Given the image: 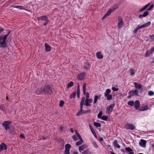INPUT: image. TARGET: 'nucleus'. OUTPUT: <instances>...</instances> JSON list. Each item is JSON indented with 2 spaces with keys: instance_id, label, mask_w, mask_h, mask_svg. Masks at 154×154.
Listing matches in <instances>:
<instances>
[{
  "instance_id": "a211bd4d",
  "label": "nucleus",
  "mask_w": 154,
  "mask_h": 154,
  "mask_svg": "<svg viewBox=\"0 0 154 154\" xmlns=\"http://www.w3.org/2000/svg\"><path fill=\"white\" fill-rule=\"evenodd\" d=\"M48 19V17L46 16H42L40 17H37V19L38 21L42 20H44L45 21Z\"/></svg>"
},
{
  "instance_id": "09e8293b",
  "label": "nucleus",
  "mask_w": 154,
  "mask_h": 154,
  "mask_svg": "<svg viewBox=\"0 0 154 154\" xmlns=\"http://www.w3.org/2000/svg\"><path fill=\"white\" fill-rule=\"evenodd\" d=\"M102 111L100 112L97 115L98 118L99 119H100L101 118V117L102 116Z\"/></svg>"
},
{
  "instance_id": "e433bc0d",
  "label": "nucleus",
  "mask_w": 154,
  "mask_h": 154,
  "mask_svg": "<svg viewBox=\"0 0 154 154\" xmlns=\"http://www.w3.org/2000/svg\"><path fill=\"white\" fill-rule=\"evenodd\" d=\"M107 97V100H111L112 99V96L111 94H109L107 96H105Z\"/></svg>"
},
{
  "instance_id": "4468645a",
  "label": "nucleus",
  "mask_w": 154,
  "mask_h": 154,
  "mask_svg": "<svg viewBox=\"0 0 154 154\" xmlns=\"http://www.w3.org/2000/svg\"><path fill=\"white\" fill-rule=\"evenodd\" d=\"M85 72H82L78 75V79L79 80H82L83 78L85 77Z\"/></svg>"
},
{
  "instance_id": "bb28decb",
  "label": "nucleus",
  "mask_w": 154,
  "mask_h": 154,
  "mask_svg": "<svg viewBox=\"0 0 154 154\" xmlns=\"http://www.w3.org/2000/svg\"><path fill=\"white\" fill-rule=\"evenodd\" d=\"M149 4H150V3H149L148 4H147L143 8L141 9L139 11V12L142 11L144 10H145L149 6Z\"/></svg>"
},
{
  "instance_id": "9d476101",
  "label": "nucleus",
  "mask_w": 154,
  "mask_h": 154,
  "mask_svg": "<svg viewBox=\"0 0 154 154\" xmlns=\"http://www.w3.org/2000/svg\"><path fill=\"white\" fill-rule=\"evenodd\" d=\"M115 10V8H113L108 10L106 14L103 17V19H104L109 15L111 14V13L112 12H113Z\"/></svg>"
},
{
  "instance_id": "393cba45",
  "label": "nucleus",
  "mask_w": 154,
  "mask_h": 154,
  "mask_svg": "<svg viewBox=\"0 0 154 154\" xmlns=\"http://www.w3.org/2000/svg\"><path fill=\"white\" fill-rule=\"evenodd\" d=\"M113 144L116 147H117L118 148H120V146L118 143V142L116 140H115L113 143Z\"/></svg>"
},
{
  "instance_id": "412c9836",
  "label": "nucleus",
  "mask_w": 154,
  "mask_h": 154,
  "mask_svg": "<svg viewBox=\"0 0 154 154\" xmlns=\"http://www.w3.org/2000/svg\"><path fill=\"white\" fill-rule=\"evenodd\" d=\"M149 14V12L148 11H146L144 12L143 15H139V17L140 18H142L143 17H146Z\"/></svg>"
},
{
  "instance_id": "f8f14e48",
  "label": "nucleus",
  "mask_w": 154,
  "mask_h": 154,
  "mask_svg": "<svg viewBox=\"0 0 154 154\" xmlns=\"http://www.w3.org/2000/svg\"><path fill=\"white\" fill-rule=\"evenodd\" d=\"M7 149V146L4 143H2L1 145H0V151H2L3 150H6Z\"/></svg>"
},
{
  "instance_id": "9b49d317",
  "label": "nucleus",
  "mask_w": 154,
  "mask_h": 154,
  "mask_svg": "<svg viewBox=\"0 0 154 154\" xmlns=\"http://www.w3.org/2000/svg\"><path fill=\"white\" fill-rule=\"evenodd\" d=\"M85 100V103H84V105L87 106H90V103L92 102V100L91 99H86Z\"/></svg>"
},
{
  "instance_id": "58836bf2",
  "label": "nucleus",
  "mask_w": 154,
  "mask_h": 154,
  "mask_svg": "<svg viewBox=\"0 0 154 154\" xmlns=\"http://www.w3.org/2000/svg\"><path fill=\"white\" fill-rule=\"evenodd\" d=\"M127 152H130L132 151V150L129 147H127L125 149Z\"/></svg>"
},
{
  "instance_id": "b1692460",
  "label": "nucleus",
  "mask_w": 154,
  "mask_h": 154,
  "mask_svg": "<svg viewBox=\"0 0 154 154\" xmlns=\"http://www.w3.org/2000/svg\"><path fill=\"white\" fill-rule=\"evenodd\" d=\"M96 56L97 58L99 59H101L103 57V56L101 54V53L100 52H98L97 53Z\"/></svg>"
},
{
  "instance_id": "423d86ee",
  "label": "nucleus",
  "mask_w": 154,
  "mask_h": 154,
  "mask_svg": "<svg viewBox=\"0 0 154 154\" xmlns=\"http://www.w3.org/2000/svg\"><path fill=\"white\" fill-rule=\"evenodd\" d=\"M115 106V104L114 103H112L106 109V113L109 114H110L112 111V109Z\"/></svg>"
},
{
  "instance_id": "6ab92c4d",
  "label": "nucleus",
  "mask_w": 154,
  "mask_h": 154,
  "mask_svg": "<svg viewBox=\"0 0 154 154\" xmlns=\"http://www.w3.org/2000/svg\"><path fill=\"white\" fill-rule=\"evenodd\" d=\"M85 101V97H83L82 98V100L80 102V110H82V108L83 107V105L84 104V101Z\"/></svg>"
},
{
  "instance_id": "a878e982",
  "label": "nucleus",
  "mask_w": 154,
  "mask_h": 154,
  "mask_svg": "<svg viewBox=\"0 0 154 154\" xmlns=\"http://www.w3.org/2000/svg\"><path fill=\"white\" fill-rule=\"evenodd\" d=\"M111 92V90L109 89H108L106 90L105 92L104 93V96H107Z\"/></svg>"
},
{
  "instance_id": "680f3d73",
  "label": "nucleus",
  "mask_w": 154,
  "mask_h": 154,
  "mask_svg": "<svg viewBox=\"0 0 154 154\" xmlns=\"http://www.w3.org/2000/svg\"><path fill=\"white\" fill-rule=\"evenodd\" d=\"M20 138H25V136L22 134H21L20 135Z\"/></svg>"
},
{
  "instance_id": "c85d7f7f",
  "label": "nucleus",
  "mask_w": 154,
  "mask_h": 154,
  "mask_svg": "<svg viewBox=\"0 0 154 154\" xmlns=\"http://www.w3.org/2000/svg\"><path fill=\"white\" fill-rule=\"evenodd\" d=\"M80 140L79 141L77 142L76 143V145L78 146H79L80 145H81L82 144V143L83 142V140L82 139H79Z\"/></svg>"
},
{
  "instance_id": "864d4df0",
  "label": "nucleus",
  "mask_w": 154,
  "mask_h": 154,
  "mask_svg": "<svg viewBox=\"0 0 154 154\" xmlns=\"http://www.w3.org/2000/svg\"><path fill=\"white\" fill-rule=\"evenodd\" d=\"M93 144L94 145V146L96 148H97L98 147V146L97 145L96 143L95 142H93Z\"/></svg>"
},
{
  "instance_id": "2eb2a0df",
  "label": "nucleus",
  "mask_w": 154,
  "mask_h": 154,
  "mask_svg": "<svg viewBox=\"0 0 154 154\" xmlns=\"http://www.w3.org/2000/svg\"><path fill=\"white\" fill-rule=\"evenodd\" d=\"M134 103V107L136 109H137L140 106V102L138 100H136L135 101Z\"/></svg>"
},
{
  "instance_id": "49530a36",
  "label": "nucleus",
  "mask_w": 154,
  "mask_h": 154,
  "mask_svg": "<svg viewBox=\"0 0 154 154\" xmlns=\"http://www.w3.org/2000/svg\"><path fill=\"white\" fill-rule=\"evenodd\" d=\"M148 95L150 96H152L154 95V93L152 91H149L148 92Z\"/></svg>"
},
{
  "instance_id": "72a5a7b5",
  "label": "nucleus",
  "mask_w": 154,
  "mask_h": 154,
  "mask_svg": "<svg viewBox=\"0 0 154 154\" xmlns=\"http://www.w3.org/2000/svg\"><path fill=\"white\" fill-rule=\"evenodd\" d=\"M94 125L95 126L97 127H100L101 126V125L99 123L94 122Z\"/></svg>"
},
{
  "instance_id": "aec40b11",
  "label": "nucleus",
  "mask_w": 154,
  "mask_h": 154,
  "mask_svg": "<svg viewBox=\"0 0 154 154\" xmlns=\"http://www.w3.org/2000/svg\"><path fill=\"white\" fill-rule=\"evenodd\" d=\"M45 50L46 52H49L51 50V47L47 43H45Z\"/></svg>"
},
{
  "instance_id": "4d7b16f0",
  "label": "nucleus",
  "mask_w": 154,
  "mask_h": 154,
  "mask_svg": "<svg viewBox=\"0 0 154 154\" xmlns=\"http://www.w3.org/2000/svg\"><path fill=\"white\" fill-rule=\"evenodd\" d=\"M149 37L152 39V41L154 40V35H150Z\"/></svg>"
},
{
  "instance_id": "603ef678",
  "label": "nucleus",
  "mask_w": 154,
  "mask_h": 154,
  "mask_svg": "<svg viewBox=\"0 0 154 154\" xmlns=\"http://www.w3.org/2000/svg\"><path fill=\"white\" fill-rule=\"evenodd\" d=\"M64 154H69V150L65 149L64 152Z\"/></svg>"
},
{
  "instance_id": "ddd939ff",
  "label": "nucleus",
  "mask_w": 154,
  "mask_h": 154,
  "mask_svg": "<svg viewBox=\"0 0 154 154\" xmlns=\"http://www.w3.org/2000/svg\"><path fill=\"white\" fill-rule=\"evenodd\" d=\"M138 92L137 90H135L134 91H131L129 92V94H131V95L136 96L138 95Z\"/></svg>"
},
{
  "instance_id": "338daca9",
  "label": "nucleus",
  "mask_w": 154,
  "mask_h": 154,
  "mask_svg": "<svg viewBox=\"0 0 154 154\" xmlns=\"http://www.w3.org/2000/svg\"><path fill=\"white\" fill-rule=\"evenodd\" d=\"M93 135H94V136L96 138H97V135H96V133L95 132L93 133Z\"/></svg>"
},
{
  "instance_id": "4c0bfd02",
  "label": "nucleus",
  "mask_w": 154,
  "mask_h": 154,
  "mask_svg": "<svg viewBox=\"0 0 154 154\" xmlns=\"http://www.w3.org/2000/svg\"><path fill=\"white\" fill-rule=\"evenodd\" d=\"M128 104L129 106H133L134 105V102L133 101H128Z\"/></svg>"
},
{
  "instance_id": "c9c22d12",
  "label": "nucleus",
  "mask_w": 154,
  "mask_h": 154,
  "mask_svg": "<svg viewBox=\"0 0 154 154\" xmlns=\"http://www.w3.org/2000/svg\"><path fill=\"white\" fill-rule=\"evenodd\" d=\"M76 94V92H75L72 93L70 95V98H72L75 97Z\"/></svg>"
},
{
  "instance_id": "37998d69",
  "label": "nucleus",
  "mask_w": 154,
  "mask_h": 154,
  "mask_svg": "<svg viewBox=\"0 0 154 154\" xmlns=\"http://www.w3.org/2000/svg\"><path fill=\"white\" fill-rule=\"evenodd\" d=\"M82 114V110H80L76 114V115L79 116Z\"/></svg>"
},
{
  "instance_id": "2f4dec72",
  "label": "nucleus",
  "mask_w": 154,
  "mask_h": 154,
  "mask_svg": "<svg viewBox=\"0 0 154 154\" xmlns=\"http://www.w3.org/2000/svg\"><path fill=\"white\" fill-rule=\"evenodd\" d=\"M130 75L132 76H133L134 74V70L133 69H131L130 71Z\"/></svg>"
},
{
  "instance_id": "f704fd0d",
  "label": "nucleus",
  "mask_w": 154,
  "mask_h": 154,
  "mask_svg": "<svg viewBox=\"0 0 154 154\" xmlns=\"http://www.w3.org/2000/svg\"><path fill=\"white\" fill-rule=\"evenodd\" d=\"M98 98V96L95 95L94 96V104H95L97 102Z\"/></svg>"
},
{
  "instance_id": "473e14b6",
  "label": "nucleus",
  "mask_w": 154,
  "mask_h": 154,
  "mask_svg": "<svg viewBox=\"0 0 154 154\" xmlns=\"http://www.w3.org/2000/svg\"><path fill=\"white\" fill-rule=\"evenodd\" d=\"M74 83L72 82H69L67 86V88H69L72 87Z\"/></svg>"
},
{
  "instance_id": "c03bdc74",
  "label": "nucleus",
  "mask_w": 154,
  "mask_h": 154,
  "mask_svg": "<svg viewBox=\"0 0 154 154\" xmlns=\"http://www.w3.org/2000/svg\"><path fill=\"white\" fill-rule=\"evenodd\" d=\"M101 118L103 120H106L107 119V117L106 116H103Z\"/></svg>"
},
{
  "instance_id": "bf43d9fd",
  "label": "nucleus",
  "mask_w": 154,
  "mask_h": 154,
  "mask_svg": "<svg viewBox=\"0 0 154 154\" xmlns=\"http://www.w3.org/2000/svg\"><path fill=\"white\" fill-rule=\"evenodd\" d=\"M150 51L152 53L154 51V46L150 50Z\"/></svg>"
},
{
  "instance_id": "ea45409f",
  "label": "nucleus",
  "mask_w": 154,
  "mask_h": 154,
  "mask_svg": "<svg viewBox=\"0 0 154 154\" xmlns=\"http://www.w3.org/2000/svg\"><path fill=\"white\" fill-rule=\"evenodd\" d=\"M75 132H76L75 134H76V135H77V136L79 138V139H82V138L81 136L79 134V133L76 131H75Z\"/></svg>"
},
{
  "instance_id": "8fccbe9b",
  "label": "nucleus",
  "mask_w": 154,
  "mask_h": 154,
  "mask_svg": "<svg viewBox=\"0 0 154 154\" xmlns=\"http://www.w3.org/2000/svg\"><path fill=\"white\" fill-rule=\"evenodd\" d=\"M82 153V154H88L89 153V150L88 149H86Z\"/></svg>"
},
{
  "instance_id": "cd10ccee",
  "label": "nucleus",
  "mask_w": 154,
  "mask_h": 154,
  "mask_svg": "<svg viewBox=\"0 0 154 154\" xmlns=\"http://www.w3.org/2000/svg\"><path fill=\"white\" fill-rule=\"evenodd\" d=\"M71 147V146L69 144H66L65 145V148L66 149L69 150Z\"/></svg>"
},
{
  "instance_id": "79ce46f5",
  "label": "nucleus",
  "mask_w": 154,
  "mask_h": 154,
  "mask_svg": "<svg viewBox=\"0 0 154 154\" xmlns=\"http://www.w3.org/2000/svg\"><path fill=\"white\" fill-rule=\"evenodd\" d=\"M89 126L91 130V132H92V134L95 132V131L94 129L91 126L90 124L89 125Z\"/></svg>"
},
{
  "instance_id": "a19ab883",
  "label": "nucleus",
  "mask_w": 154,
  "mask_h": 154,
  "mask_svg": "<svg viewBox=\"0 0 154 154\" xmlns=\"http://www.w3.org/2000/svg\"><path fill=\"white\" fill-rule=\"evenodd\" d=\"M64 102L63 100H61L59 103V106L60 107H62L63 106L64 104Z\"/></svg>"
},
{
  "instance_id": "774afa93",
  "label": "nucleus",
  "mask_w": 154,
  "mask_h": 154,
  "mask_svg": "<svg viewBox=\"0 0 154 154\" xmlns=\"http://www.w3.org/2000/svg\"><path fill=\"white\" fill-rule=\"evenodd\" d=\"M70 131L72 132V133H73V128H70Z\"/></svg>"
},
{
  "instance_id": "5fc2aeb1",
  "label": "nucleus",
  "mask_w": 154,
  "mask_h": 154,
  "mask_svg": "<svg viewBox=\"0 0 154 154\" xmlns=\"http://www.w3.org/2000/svg\"><path fill=\"white\" fill-rule=\"evenodd\" d=\"M154 5H151L150 7L147 9V11H149L152 9L153 8V7Z\"/></svg>"
},
{
  "instance_id": "0eeeda50",
  "label": "nucleus",
  "mask_w": 154,
  "mask_h": 154,
  "mask_svg": "<svg viewBox=\"0 0 154 154\" xmlns=\"http://www.w3.org/2000/svg\"><path fill=\"white\" fill-rule=\"evenodd\" d=\"M86 85L85 83H84L83 86V94L85 95L86 94V99H88L89 98V94L88 92H86Z\"/></svg>"
},
{
  "instance_id": "39448f33",
  "label": "nucleus",
  "mask_w": 154,
  "mask_h": 154,
  "mask_svg": "<svg viewBox=\"0 0 154 154\" xmlns=\"http://www.w3.org/2000/svg\"><path fill=\"white\" fill-rule=\"evenodd\" d=\"M119 22L118 23V26L119 29H120L123 26L124 23L123 19L121 17L119 16L118 18Z\"/></svg>"
},
{
  "instance_id": "6e6d98bb",
  "label": "nucleus",
  "mask_w": 154,
  "mask_h": 154,
  "mask_svg": "<svg viewBox=\"0 0 154 154\" xmlns=\"http://www.w3.org/2000/svg\"><path fill=\"white\" fill-rule=\"evenodd\" d=\"M72 137L74 140H78V138L75 135H73Z\"/></svg>"
},
{
  "instance_id": "4be33fe9",
  "label": "nucleus",
  "mask_w": 154,
  "mask_h": 154,
  "mask_svg": "<svg viewBox=\"0 0 154 154\" xmlns=\"http://www.w3.org/2000/svg\"><path fill=\"white\" fill-rule=\"evenodd\" d=\"M134 84L135 87L136 88L140 89L141 88L142 85L140 84L137 83L136 82H134Z\"/></svg>"
},
{
  "instance_id": "a18cd8bd",
  "label": "nucleus",
  "mask_w": 154,
  "mask_h": 154,
  "mask_svg": "<svg viewBox=\"0 0 154 154\" xmlns=\"http://www.w3.org/2000/svg\"><path fill=\"white\" fill-rule=\"evenodd\" d=\"M152 53H151V52L149 51H147L146 53V57H148L149 55H150Z\"/></svg>"
},
{
  "instance_id": "1a4fd4ad",
  "label": "nucleus",
  "mask_w": 154,
  "mask_h": 154,
  "mask_svg": "<svg viewBox=\"0 0 154 154\" xmlns=\"http://www.w3.org/2000/svg\"><path fill=\"white\" fill-rule=\"evenodd\" d=\"M44 90V87L42 88H39L37 89L36 91V92L38 94H39L41 93L45 94Z\"/></svg>"
},
{
  "instance_id": "f03ea898",
  "label": "nucleus",
  "mask_w": 154,
  "mask_h": 154,
  "mask_svg": "<svg viewBox=\"0 0 154 154\" xmlns=\"http://www.w3.org/2000/svg\"><path fill=\"white\" fill-rule=\"evenodd\" d=\"M12 122L10 121H5L2 124L3 126L5 128V130L9 129L10 128L9 125L11 124Z\"/></svg>"
},
{
  "instance_id": "7ed1b4c3",
  "label": "nucleus",
  "mask_w": 154,
  "mask_h": 154,
  "mask_svg": "<svg viewBox=\"0 0 154 154\" xmlns=\"http://www.w3.org/2000/svg\"><path fill=\"white\" fill-rule=\"evenodd\" d=\"M44 88L45 94L47 93L50 94H51L52 93V88L50 85H46L44 87Z\"/></svg>"
},
{
  "instance_id": "6e6552de",
  "label": "nucleus",
  "mask_w": 154,
  "mask_h": 154,
  "mask_svg": "<svg viewBox=\"0 0 154 154\" xmlns=\"http://www.w3.org/2000/svg\"><path fill=\"white\" fill-rule=\"evenodd\" d=\"M151 23L150 22H149L146 23H145L142 25L139 26H137V27L138 29H140L142 28H144L146 27L149 26H150V25Z\"/></svg>"
},
{
  "instance_id": "13d9d810",
  "label": "nucleus",
  "mask_w": 154,
  "mask_h": 154,
  "mask_svg": "<svg viewBox=\"0 0 154 154\" xmlns=\"http://www.w3.org/2000/svg\"><path fill=\"white\" fill-rule=\"evenodd\" d=\"M77 93H80V89L79 85H78L77 88Z\"/></svg>"
},
{
  "instance_id": "3c124183",
  "label": "nucleus",
  "mask_w": 154,
  "mask_h": 154,
  "mask_svg": "<svg viewBox=\"0 0 154 154\" xmlns=\"http://www.w3.org/2000/svg\"><path fill=\"white\" fill-rule=\"evenodd\" d=\"M49 23V20H48V19L45 20V22L44 24V26H46Z\"/></svg>"
},
{
  "instance_id": "052dcab7",
  "label": "nucleus",
  "mask_w": 154,
  "mask_h": 154,
  "mask_svg": "<svg viewBox=\"0 0 154 154\" xmlns=\"http://www.w3.org/2000/svg\"><path fill=\"white\" fill-rule=\"evenodd\" d=\"M138 28H137V27L135 29V30H134V33H136L137 32V31L138 30Z\"/></svg>"
},
{
  "instance_id": "20e7f679",
  "label": "nucleus",
  "mask_w": 154,
  "mask_h": 154,
  "mask_svg": "<svg viewBox=\"0 0 154 154\" xmlns=\"http://www.w3.org/2000/svg\"><path fill=\"white\" fill-rule=\"evenodd\" d=\"M125 128L127 129L133 130L135 129V127L132 124L127 123L125 125Z\"/></svg>"
},
{
  "instance_id": "e2e57ef3",
  "label": "nucleus",
  "mask_w": 154,
  "mask_h": 154,
  "mask_svg": "<svg viewBox=\"0 0 154 154\" xmlns=\"http://www.w3.org/2000/svg\"><path fill=\"white\" fill-rule=\"evenodd\" d=\"M103 140V139L102 137H100L99 139V141L100 142H101Z\"/></svg>"
},
{
  "instance_id": "de8ad7c7",
  "label": "nucleus",
  "mask_w": 154,
  "mask_h": 154,
  "mask_svg": "<svg viewBox=\"0 0 154 154\" xmlns=\"http://www.w3.org/2000/svg\"><path fill=\"white\" fill-rule=\"evenodd\" d=\"M112 90L114 91H118L119 89L118 88L115 87H113L112 88Z\"/></svg>"
},
{
  "instance_id": "7c9ffc66",
  "label": "nucleus",
  "mask_w": 154,
  "mask_h": 154,
  "mask_svg": "<svg viewBox=\"0 0 154 154\" xmlns=\"http://www.w3.org/2000/svg\"><path fill=\"white\" fill-rule=\"evenodd\" d=\"M0 109L3 111H6V109L4 105H0Z\"/></svg>"
},
{
  "instance_id": "f3484780",
  "label": "nucleus",
  "mask_w": 154,
  "mask_h": 154,
  "mask_svg": "<svg viewBox=\"0 0 154 154\" xmlns=\"http://www.w3.org/2000/svg\"><path fill=\"white\" fill-rule=\"evenodd\" d=\"M87 147L88 146L86 144H83L82 145L79 147V151L81 152L82 150H83L87 148Z\"/></svg>"
},
{
  "instance_id": "5701e85b",
  "label": "nucleus",
  "mask_w": 154,
  "mask_h": 154,
  "mask_svg": "<svg viewBox=\"0 0 154 154\" xmlns=\"http://www.w3.org/2000/svg\"><path fill=\"white\" fill-rule=\"evenodd\" d=\"M148 109V107L147 106H142L139 109V110L140 111H143Z\"/></svg>"
},
{
  "instance_id": "dca6fc26",
  "label": "nucleus",
  "mask_w": 154,
  "mask_h": 154,
  "mask_svg": "<svg viewBox=\"0 0 154 154\" xmlns=\"http://www.w3.org/2000/svg\"><path fill=\"white\" fill-rule=\"evenodd\" d=\"M146 143V141L144 140L141 139L140 140V142H139V144L143 147H145Z\"/></svg>"
},
{
  "instance_id": "f257e3e1",
  "label": "nucleus",
  "mask_w": 154,
  "mask_h": 154,
  "mask_svg": "<svg viewBox=\"0 0 154 154\" xmlns=\"http://www.w3.org/2000/svg\"><path fill=\"white\" fill-rule=\"evenodd\" d=\"M10 32H9L6 35L0 36V47L4 48L5 47L6 40Z\"/></svg>"
},
{
  "instance_id": "0e129e2a",
  "label": "nucleus",
  "mask_w": 154,
  "mask_h": 154,
  "mask_svg": "<svg viewBox=\"0 0 154 154\" xmlns=\"http://www.w3.org/2000/svg\"><path fill=\"white\" fill-rule=\"evenodd\" d=\"M3 31V29L0 27V33L1 34V32H2Z\"/></svg>"
},
{
  "instance_id": "69168bd1",
  "label": "nucleus",
  "mask_w": 154,
  "mask_h": 154,
  "mask_svg": "<svg viewBox=\"0 0 154 154\" xmlns=\"http://www.w3.org/2000/svg\"><path fill=\"white\" fill-rule=\"evenodd\" d=\"M88 113V111H83L82 110V114H85V113Z\"/></svg>"
},
{
  "instance_id": "c756f323",
  "label": "nucleus",
  "mask_w": 154,
  "mask_h": 154,
  "mask_svg": "<svg viewBox=\"0 0 154 154\" xmlns=\"http://www.w3.org/2000/svg\"><path fill=\"white\" fill-rule=\"evenodd\" d=\"M14 8H18L20 10H24L25 9L24 7L22 6H17L14 7Z\"/></svg>"
}]
</instances>
